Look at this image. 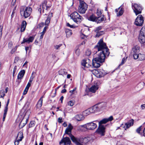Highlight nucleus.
<instances>
[{"instance_id": "nucleus-1", "label": "nucleus", "mask_w": 145, "mask_h": 145, "mask_svg": "<svg viewBox=\"0 0 145 145\" xmlns=\"http://www.w3.org/2000/svg\"><path fill=\"white\" fill-rule=\"evenodd\" d=\"M98 52L101 51L98 54V57L92 60V65L94 67L97 68L100 66V63L104 62L106 56H108L110 52L109 49L107 47L105 43L103 42V39H101L97 44L95 47Z\"/></svg>"}, {"instance_id": "nucleus-2", "label": "nucleus", "mask_w": 145, "mask_h": 145, "mask_svg": "<svg viewBox=\"0 0 145 145\" xmlns=\"http://www.w3.org/2000/svg\"><path fill=\"white\" fill-rule=\"evenodd\" d=\"M89 137L83 138H76L72 136L71 140L76 145H84L90 141Z\"/></svg>"}, {"instance_id": "nucleus-3", "label": "nucleus", "mask_w": 145, "mask_h": 145, "mask_svg": "<svg viewBox=\"0 0 145 145\" xmlns=\"http://www.w3.org/2000/svg\"><path fill=\"white\" fill-rule=\"evenodd\" d=\"M98 121L97 120L93 121L90 122L88 123L85 124L81 125L80 126L81 128H85L87 130H93L96 129L97 125L95 122Z\"/></svg>"}, {"instance_id": "nucleus-4", "label": "nucleus", "mask_w": 145, "mask_h": 145, "mask_svg": "<svg viewBox=\"0 0 145 145\" xmlns=\"http://www.w3.org/2000/svg\"><path fill=\"white\" fill-rule=\"evenodd\" d=\"M79 1L80 4L78 9V12L80 13L84 14L87 10L88 5L84 1L82 0H79Z\"/></svg>"}, {"instance_id": "nucleus-5", "label": "nucleus", "mask_w": 145, "mask_h": 145, "mask_svg": "<svg viewBox=\"0 0 145 145\" xmlns=\"http://www.w3.org/2000/svg\"><path fill=\"white\" fill-rule=\"evenodd\" d=\"M70 16L73 21L77 23L80 22L83 18L82 17L76 12L72 13Z\"/></svg>"}, {"instance_id": "nucleus-6", "label": "nucleus", "mask_w": 145, "mask_h": 145, "mask_svg": "<svg viewBox=\"0 0 145 145\" xmlns=\"http://www.w3.org/2000/svg\"><path fill=\"white\" fill-rule=\"evenodd\" d=\"M139 40L141 44H144L145 42V27H143L140 31Z\"/></svg>"}, {"instance_id": "nucleus-7", "label": "nucleus", "mask_w": 145, "mask_h": 145, "mask_svg": "<svg viewBox=\"0 0 145 145\" xmlns=\"http://www.w3.org/2000/svg\"><path fill=\"white\" fill-rule=\"evenodd\" d=\"M132 7L136 15L141 13L142 8L139 5L134 4L132 5Z\"/></svg>"}, {"instance_id": "nucleus-8", "label": "nucleus", "mask_w": 145, "mask_h": 145, "mask_svg": "<svg viewBox=\"0 0 145 145\" xmlns=\"http://www.w3.org/2000/svg\"><path fill=\"white\" fill-rule=\"evenodd\" d=\"M32 9L31 7H27L26 8L24 12L23 11H20V14L21 15L22 14H23V15L25 18H27L30 16L31 13L32 12Z\"/></svg>"}, {"instance_id": "nucleus-9", "label": "nucleus", "mask_w": 145, "mask_h": 145, "mask_svg": "<svg viewBox=\"0 0 145 145\" xmlns=\"http://www.w3.org/2000/svg\"><path fill=\"white\" fill-rule=\"evenodd\" d=\"M143 22V16L141 15H139L135 19V24L137 26H141L142 25Z\"/></svg>"}, {"instance_id": "nucleus-10", "label": "nucleus", "mask_w": 145, "mask_h": 145, "mask_svg": "<svg viewBox=\"0 0 145 145\" xmlns=\"http://www.w3.org/2000/svg\"><path fill=\"white\" fill-rule=\"evenodd\" d=\"M134 120L131 119L129 120L125 124V125L122 124L121 125L120 127L123 128L125 130H126L128 128L131 126L133 125V124Z\"/></svg>"}, {"instance_id": "nucleus-11", "label": "nucleus", "mask_w": 145, "mask_h": 145, "mask_svg": "<svg viewBox=\"0 0 145 145\" xmlns=\"http://www.w3.org/2000/svg\"><path fill=\"white\" fill-rule=\"evenodd\" d=\"M71 143V141L68 137L63 138L59 143L60 144H62L63 145H70Z\"/></svg>"}, {"instance_id": "nucleus-12", "label": "nucleus", "mask_w": 145, "mask_h": 145, "mask_svg": "<svg viewBox=\"0 0 145 145\" xmlns=\"http://www.w3.org/2000/svg\"><path fill=\"white\" fill-rule=\"evenodd\" d=\"M73 128V127L71 124H69L65 131V133L68 135L71 138L72 137V136H74L71 134V131Z\"/></svg>"}, {"instance_id": "nucleus-13", "label": "nucleus", "mask_w": 145, "mask_h": 145, "mask_svg": "<svg viewBox=\"0 0 145 145\" xmlns=\"http://www.w3.org/2000/svg\"><path fill=\"white\" fill-rule=\"evenodd\" d=\"M105 128L103 125L99 126L97 129L96 132L101 136L105 135Z\"/></svg>"}, {"instance_id": "nucleus-14", "label": "nucleus", "mask_w": 145, "mask_h": 145, "mask_svg": "<svg viewBox=\"0 0 145 145\" xmlns=\"http://www.w3.org/2000/svg\"><path fill=\"white\" fill-rule=\"evenodd\" d=\"M113 119V117L112 116H110L109 118H104L102 120L100 121H98L99 122V126L102 125H101L103 124H105L109 121H111Z\"/></svg>"}, {"instance_id": "nucleus-15", "label": "nucleus", "mask_w": 145, "mask_h": 145, "mask_svg": "<svg viewBox=\"0 0 145 145\" xmlns=\"http://www.w3.org/2000/svg\"><path fill=\"white\" fill-rule=\"evenodd\" d=\"M35 36H30L28 38L25 39L24 38L23 41L21 42V44H24L26 42L28 44H29L30 42H32L33 41L35 38Z\"/></svg>"}, {"instance_id": "nucleus-16", "label": "nucleus", "mask_w": 145, "mask_h": 145, "mask_svg": "<svg viewBox=\"0 0 145 145\" xmlns=\"http://www.w3.org/2000/svg\"><path fill=\"white\" fill-rule=\"evenodd\" d=\"M91 62H89V59H84L81 62V64L82 66L84 67L87 68L91 66Z\"/></svg>"}, {"instance_id": "nucleus-17", "label": "nucleus", "mask_w": 145, "mask_h": 145, "mask_svg": "<svg viewBox=\"0 0 145 145\" xmlns=\"http://www.w3.org/2000/svg\"><path fill=\"white\" fill-rule=\"evenodd\" d=\"M25 73V71L24 70H21L19 73L17 79L18 80H21L23 78L24 76Z\"/></svg>"}, {"instance_id": "nucleus-18", "label": "nucleus", "mask_w": 145, "mask_h": 145, "mask_svg": "<svg viewBox=\"0 0 145 145\" xmlns=\"http://www.w3.org/2000/svg\"><path fill=\"white\" fill-rule=\"evenodd\" d=\"M27 119H25L23 118L19 125V127L20 128H22L27 123Z\"/></svg>"}, {"instance_id": "nucleus-19", "label": "nucleus", "mask_w": 145, "mask_h": 145, "mask_svg": "<svg viewBox=\"0 0 145 145\" xmlns=\"http://www.w3.org/2000/svg\"><path fill=\"white\" fill-rule=\"evenodd\" d=\"M47 1L46 0L44 1L42 3V6L43 12H44L45 10L47 11L48 8L50 7L51 5H50L49 6L46 5Z\"/></svg>"}, {"instance_id": "nucleus-20", "label": "nucleus", "mask_w": 145, "mask_h": 145, "mask_svg": "<svg viewBox=\"0 0 145 145\" xmlns=\"http://www.w3.org/2000/svg\"><path fill=\"white\" fill-rule=\"evenodd\" d=\"M99 88V87L98 85H94L92 86L89 89V91L92 93H95L96 90Z\"/></svg>"}, {"instance_id": "nucleus-21", "label": "nucleus", "mask_w": 145, "mask_h": 145, "mask_svg": "<svg viewBox=\"0 0 145 145\" xmlns=\"http://www.w3.org/2000/svg\"><path fill=\"white\" fill-rule=\"evenodd\" d=\"M106 104L105 103H98L96 105L97 106L99 111L102 110L104 107L106 106Z\"/></svg>"}, {"instance_id": "nucleus-22", "label": "nucleus", "mask_w": 145, "mask_h": 145, "mask_svg": "<svg viewBox=\"0 0 145 145\" xmlns=\"http://www.w3.org/2000/svg\"><path fill=\"white\" fill-rule=\"evenodd\" d=\"M97 23H100L102 22L104 20H106V18H105L104 17V16L102 15L97 18Z\"/></svg>"}, {"instance_id": "nucleus-23", "label": "nucleus", "mask_w": 145, "mask_h": 145, "mask_svg": "<svg viewBox=\"0 0 145 145\" xmlns=\"http://www.w3.org/2000/svg\"><path fill=\"white\" fill-rule=\"evenodd\" d=\"M101 29V27L100 26L97 27L95 30V32L97 33V34L96 35V36L97 37H99V36L102 35L101 33L103 32V31H101L99 32V31Z\"/></svg>"}, {"instance_id": "nucleus-24", "label": "nucleus", "mask_w": 145, "mask_h": 145, "mask_svg": "<svg viewBox=\"0 0 145 145\" xmlns=\"http://www.w3.org/2000/svg\"><path fill=\"white\" fill-rule=\"evenodd\" d=\"M91 113H93L99 111L96 105L89 108Z\"/></svg>"}, {"instance_id": "nucleus-25", "label": "nucleus", "mask_w": 145, "mask_h": 145, "mask_svg": "<svg viewBox=\"0 0 145 145\" xmlns=\"http://www.w3.org/2000/svg\"><path fill=\"white\" fill-rule=\"evenodd\" d=\"M27 25V23L25 21H23L22 22L21 31L23 32L24 31Z\"/></svg>"}, {"instance_id": "nucleus-26", "label": "nucleus", "mask_w": 145, "mask_h": 145, "mask_svg": "<svg viewBox=\"0 0 145 145\" xmlns=\"http://www.w3.org/2000/svg\"><path fill=\"white\" fill-rule=\"evenodd\" d=\"M75 118L77 121H81L84 119V117L82 114H77L75 116Z\"/></svg>"}, {"instance_id": "nucleus-27", "label": "nucleus", "mask_w": 145, "mask_h": 145, "mask_svg": "<svg viewBox=\"0 0 145 145\" xmlns=\"http://www.w3.org/2000/svg\"><path fill=\"white\" fill-rule=\"evenodd\" d=\"M67 73L66 69H61L58 71V74L59 75H61L64 76Z\"/></svg>"}, {"instance_id": "nucleus-28", "label": "nucleus", "mask_w": 145, "mask_h": 145, "mask_svg": "<svg viewBox=\"0 0 145 145\" xmlns=\"http://www.w3.org/2000/svg\"><path fill=\"white\" fill-rule=\"evenodd\" d=\"M42 97L39 99L37 104L36 106L37 108H39L41 107L42 105Z\"/></svg>"}, {"instance_id": "nucleus-29", "label": "nucleus", "mask_w": 145, "mask_h": 145, "mask_svg": "<svg viewBox=\"0 0 145 145\" xmlns=\"http://www.w3.org/2000/svg\"><path fill=\"white\" fill-rule=\"evenodd\" d=\"M52 16V13H50L48 15L47 19L45 21V25H48L50 22L51 18Z\"/></svg>"}, {"instance_id": "nucleus-30", "label": "nucleus", "mask_w": 145, "mask_h": 145, "mask_svg": "<svg viewBox=\"0 0 145 145\" xmlns=\"http://www.w3.org/2000/svg\"><path fill=\"white\" fill-rule=\"evenodd\" d=\"M97 17L93 14L90 15L88 18V20L90 21L94 22L97 20Z\"/></svg>"}, {"instance_id": "nucleus-31", "label": "nucleus", "mask_w": 145, "mask_h": 145, "mask_svg": "<svg viewBox=\"0 0 145 145\" xmlns=\"http://www.w3.org/2000/svg\"><path fill=\"white\" fill-rule=\"evenodd\" d=\"M65 32L67 38L69 37L72 34L71 30L68 29H65Z\"/></svg>"}, {"instance_id": "nucleus-32", "label": "nucleus", "mask_w": 145, "mask_h": 145, "mask_svg": "<svg viewBox=\"0 0 145 145\" xmlns=\"http://www.w3.org/2000/svg\"><path fill=\"white\" fill-rule=\"evenodd\" d=\"M19 138V139H18V140L20 141H21L23 138V133L22 132H20L18 133L17 138Z\"/></svg>"}, {"instance_id": "nucleus-33", "label": "nucleus", "mask_w": 145, "mask_h": 145, "mask_svg": "<svg viewBox=\"0 0 145 145\" xmlns=\"http://www.w3.org/2000/svg\"><path fill=\"white\" fill-rule=\"evenodd\" d=\"M89 109H87L84 111L82 112V115L84 116H87L91 114Z\"/></svg>"}, {"instance_id": "nucleus-34", "label": "nucleus", "mask_w": 145, "mask_h": 145, "mask_svg": "<svg viewBox=\"0 0 145 145\" xmlns=\"http://www.w3.org/2000/svg\"><path fill=\"white\" fill-rule=\"evenodd\" d=\"M140 48L137 46H135L132 49V51L134 53H136L138 52Z\"/></svg>"}, {"instance_id": "nucleus-35", "label": "nucleus", "mask_w": 145, "mask_h": 145, "mask_svg": "<svg viewBox=\"0 0 145 145\" xmlns=\"http://www.w3.org/2000/svg\"><path fill=\"white\" fill-rule=\"evenodd\" d=\"M138 59L140 61H142L145 60V55L143 54H139Z\"/></svg>"}, {"instance_id": "nucleus-36", "label": "nucleus", "mask_w": 145, "mask_h": 145, "mask_svg": "<svg viewBox=\"0 0 145 145\" xmlns=\"http://www.w3.org/2000/svg\"><path fill=\"white\" fill-rule=\"evenodd\" d=\"M5 91L3 90L0 91V98H3L5 96Z\"/></svg>"}, {"instance_id": "nucleus-37", "label": "nucleus", "mask_w": 145, "mask_h": 145, "mask_svg": "<svg viewBox=\"0 0 145 145\" xmlns=\"http://www.w3.org/2000/svg\"><path fill=\"white\" fill-rule=\"evenodd\" d=\"M35 122L33 121H30V123L29 124V127H33L35 125Z\"/></svg>"}, {"instance_id": "nucleus-38", "label": "nucleus", "mask_w": 145, "mask_h": 145, "mask_svg": "<svg viewBox=\"0 0 145 145\" xmlns=\"http://www.w3.org/2000/svg\"><path fill=\"white\" fill-rule=\"evenodd\" d=\"M74 104V101L71 100L68 103V105L69 106H72Z\"/></svg>"}, {"instance_id": "nucleus-39", "label": "nucleus", "mask_w": 145, "mask_h": 145, "mask_svg": "<svg viewBox=\"0 0 145 145\" xmlns=\"http://www.w3.org/2000/svg\"><path fill=\"white\" fill-rule=\"evenodd\" d=\"M62 45V44H60L58 45H55L54 46V48L57 50H58Z\"/></svg>"}, {"instance_id": "nucleus-40", "label": "nucleus", "mask_w": 145, "mask_h": 145, "mask_svg": "<svg viewBox=\"0 0 145 145\" xmlns=\"http://www.w3.org/2000/svg\"><path fill=\"white\" fill-rule=\"evenodd\" d=\"M7 112V111L4 110V113L3 118V121H4L5 120Z\"/></svg>"}, {"instance_id": "nucleus-41", "label": "nucleus", "mask_w": 145, "mask_h": 145, "mask_svg": "<svg viewBox=\"0 0 145 145\" xmlns=\"http://www.w3.org/2000/svg\"><path fill=\"white\" fill-rule=\"evenodd\" d=\"M9 99H8L7 101V104L6 105V106L5 107L4 110L7 111H8V106L9 104Z\"/></svg>"}, {"instance_id": "nucleus-42", "label": "nucleus", "mask_w": 145, "mask_h": 145, "mask_svg": "<svg viewBox=\"0 0 145 145\" xmlns=\"http://www.w3.org/2000/svg\"><path fill=\"white\" fill-rule=\"evenodd\" d=\"M133 57L135 59H137L139 58V54H136V53H134L133 54Z\"/></svg>"}, {"instance_id": "nucleus-43", "label": "nucleus", "mask_w": 145, "mask_h": 145, "mask_svg": "<svg viewBox=\"0 0 145 145\" xmlns=\"http://www.w3.org/2000/svg\"><path fill=\"white\" fill-rule=\"evenodd\" d=\"M123 13V11L122 9L121 8L120 10L118 13L117 14L118 16H120Z\"/></svg>"}, {"instance_id": "nucleus-44", "label": "nucleus", "mask_w": 145, "mask_h": 145, "mask_svg": "<svg viewBox=\"0 0 145 145\" xmlns=\"http://www.w3.org/2000/svg\"><path fill=\"white\" fill-rule=\"evenodd\" d=\"M75 53L76 55L78 56L80 54V50L78 48H77L75 51Z\"/></svg>"}, {"instance_id": "nucleus-45", "label": "nucleus", "mask_w": 145, "mask_h": 145, "mask_svg": "<svg viewBox=\"0 0 145 145\" xmlns=\"http://www.w3.org/2000/svg\"><path fill=\"white\" fill-rule=\"evenodd\" d=\"M91 52L90 50H88L86 52V55L87 56H89L91 54Z\"/></svg>"}, {"instance_id": "nucleus-46", "label": "nucleus", "mask_w": 145, "mask_h": 145, "mask_svg": "<svg viewBox=\"0 0 145 145\" xmlns=\"http://www.w3.org/2000/svg\"><path fill=\"white\" fill-rule=\"evenodd\" d=\"M3 26L1 25H0V40L1 39V37H2V30H3Z\"/></svg>"}, {"instance_id": "nucleus-47", "label": "nucleus", "mask_w": 145, "mask_h": 145, "mask_svg": "<svg viewBox=\"0 0 145 145\" xmlns=\"http://www.w3.org/2000/svg\"><path fill=\"white\" fill-rule=\"evenodd\" d=\"M104 72V71L103 70H102L101 71H100L99 72L100 74H101V73H102V74L101 75V76H100L99 77H101V76H103L105 75V74H106L105 72Z\"/></svg>"}, {"instance_id": "nucleus-48", "label": "nucleus", "mask_w": 145, "mask_h": 145, "mask_svg": "<svg viewBox=\"0 0 145 145\" xmlns=\"http://www.w3.org/2000/svg\"><path fill=\"white\" fill-rule=\"evenodd\" d=\"M67 26L71 28H74L75 27L74 25H71L69 23H67Z\"/></svg>"}, {"instance_id": "nucleus-49", "label": "nucleus", "mask_w": 145, "mask_h": 145, "mask_svg": "<svg viewBox=\"0 0 145 145\" xmlns=\"http://www.w3.org/2000/svg\"><path fill=\"white\" fill-rule=\"evenodd\" d=\"M126 60L124 58L122 59L121 63L120 64V65H123L126 61Z\"/></svg>"}, {"instance_id": "nucleus-50", "label": "nucleus", "mask_w": 145, "mask_h": 145, "mask_svg": "<svg viewBox=\"0 0 145 145\" xmlns=\"http://www.w3.org/2000/svg\"><path fill=\"white\" fill-rule=\"evenodd\" d=\"M13 45V43L12 42H10L8 44V47L9 48H11Z\"/></svg>"}, {"instance_id": "nucleus-51", "label": "nucleus", "mask_w": 145, "mask_h": 145, "mask_svg": "<svg viewBox=\"0 0 145 145\" xmlns=\"http://www.w3.org/2000/svg\"><path fill=\"white\" fill-rule=\"evenodd\" d=\"M141 126L140 127H139L136 130L137 132L138 133H140V131L141 130Z\"/></svg>"}, {"instance_id": "nucleus-52", "label": "nucleus", "mask_w": 145, "mask_h": 145, "mask_svg": "<svg viewBox=\"0 0 145 145\" xmlns=\"http://www.w3.org/2000/svg\"><path fill=\"white\" fill-rule=\"evenodd\" d=\"M58 121L59 123H61L63 121L62 120V118H59L58 119Z\"/></svg>"}, {"instance_id": "nucleus-53", "label": "nucleus", "mask_w": 145, "mask_h": 145, "mask_svg": "<svg viewBox=\"0 0 145 145\" xmlns=\"http://www.w3.org/2000/svg\"><path fill=\"white\" fill-rule=\"evenodd\" d=\"M97 15L98 16H100L102 14L101 11L99 10H97Z\"/></svg>"}, {"instance_id": "nucleus-54", "label": "nucleus", "mask_w": 145, "mask_h": 145, "mask_svg": "<svg viewBox=\"0 0 145 145\" xmlns=\"http://www.w3.org/2000/svg\"><path fill=\"white\" fill-rule=\"evenodd\" d=\"M16 0H12V3H11V4L12 5L14 6L16 4Z\"/></svg>"}, {"instance_id": "nucleus-55", "label": "nucleus", "mask_w": 145, "mask_h": 145, "mask_svg": "<svg viewBox=\"0 0 145 145\" xmlns=\"http://www.w3.org/2000/svg\"><path fill=\"white\" fill-rule=\"evenodd\" d=\"M20 141L18 140H15L14 142L15 145H18L19 144V142Z\"/></svg>"}, {"instance_id": "nucleus-56", "label": "nucleus", "mask_w": 145, "mask_h": 145, "mask_svg": "<svg viewBox=\"0 0 145 145\" xmlns=\"http://www.w3.org/2000/svg\"><path fill=\"white\" fill-rule=\"evenodd\" d=\"M76 88H74L72 90L70 91H69V92L70 93H71L72 94H74L73 92L74 91L76 90Z\"/></svg>"}, {"instance_id": "nucleus-57", "label": "nucleus", "mask_w": 145, "mask_h": 145, "mask_svg": "<svg viewBox=\"0 0 145 145\" xmlns=\"http://www.w3.org/2000/svg\"><path fill=\"white\" fill-rule=\"evenodd\" d=\"M31 83L29 82H28V84H27L25 88L29 89V88L31 86Z\"/></svg>"}, {"instance_id": "nucleus-58", "label": "nucleus", "mask_w": 145, "mask_h": 145, "mask_svg": "<svg viewBox=\"0 0 145 145\" xmlns=\"http://www.w3.org/2000/svg\"><path fill=\"white\" fill-rule=\"evenodd\" d=\"M19 57H16L15 58V59H14V62H17L19 60Z\"/></svg>"}, {"instance_id": "nucleus-59", "label": "nucleus", "mask_w": 145, "mask_h": 145, "mask_svg": "<svg viewBox=\"0 0 145 145\" xmlns=\"http://www.w3.org/2000/svg\"><path fill=\"white\" fill-rule=\"evenodd\" d=\"M47 27H45L43 29V31L41 33H45V31H46V29Z\"/></svg>"}, {"instance_id": "nucleus-60", "label": "nucleus", "mask_w": 145, "mask_h": 145, "mask_svg": "<svg viewBox=\"0 0 145 145\" xmlns=\"http://www.w3.org/2000/svg\"><path fill=\"white\" fill-rule=\"evenodd\" d=\"M141 107L142 109H144L145 108V104H143L141 105Z\"/></svg>"}, {"instance_id": "nucleus-61", "label": "nucleus", "mask_w": 145, "mask_h": 145, "mask_svg": "<svg viewBox=\"0 0 145 145\" xmlns=\"http://www.w3.org/2000/svg\"><path fill=\"white\" fill-rule=\"evenodd\" d=\"M63 98H64L63 96H61L60 98V100L61 101V103H63Z\"/></svg>"}, {"instance_id": "nucleus-62", "label": "nucleus", "mask_w": 145, "mask_h": 145, "mask_svg": "<svg viewBox=\"0 0 145 145\" xmlns=\"http://www.w3.org/2000/svg\"><path fill=\"white\" fill-rule=\"evenodd\" d=\"M66 90L65 89H64L62 90L61 93H65L66 92Z\"/></svg>"}, {"instance_id": "nucleus-63", "label": "nucleus", "mask_w": 145, "mask_h": 145, "mask_svg": "<svg viewBox=\"0 0 145 145\" xmlns=\"http://www.w3.org/2000/svg\"><path fill=\"white\" fill-rule=\"evenodd\" d=\"M16 51V50L14 49H12L11 51V53L12 54H13Z\"/></svg>"}, {"instance_id": "nucleus-64", "label": "nucleus", "mask_w": 145, "mask_h": 145, "mask_svg": "<svg viewBox=\"0 0 145 145\" xmlns=\"http://www.w3.org/2000/svg\"><path fill=\"white\" fill-rule=\"evenodd\" d=\"M63 126L64 127H66L67 126V124L66 122H64L63 124Z\"/></svg>"}]
</instances>
